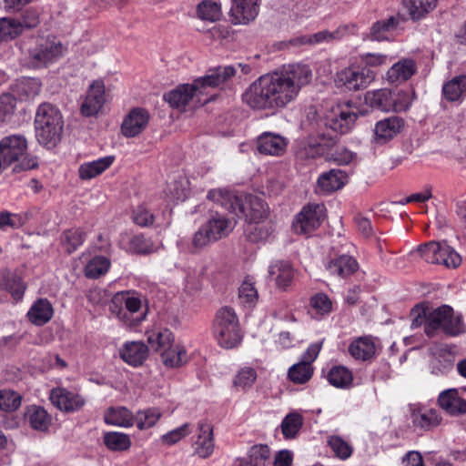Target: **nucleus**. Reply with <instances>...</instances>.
<instances>
[{
    "mask_svg": "<svg viewBox=\"0 0 466 466\" xmlns=\"http://www.w3.org/2000/svg\"><path fill=\"white\" fill-rule=\"evenodd\" d=\"M198 15L202 20L210 22L218 21L221 16L220 6L216 2L208 0L202 1L198 5Z\"/></svg>",
    "mask_w": 466,
    "mask_h": 466,
    "instance_id": "nucleus-57",
    "label": "nucleus"
},
{
    "mask_svg": "<svg viewBox=\"0 0 466 466\" xmlns=\"http://www.w3.org/2000/svg\"><path fill=\"white\" fill-rule=\"evenodd\" d=\"M148 121L149 114L146 109L141 107L133 108L122 123V133L127 137H134L146 128Z\"/></svg>",
    "mask_w": 466,
    "mask_h": 466,
    "instance_id": "nucleus-22",
    "label": "nucleus"
},
{
    "mask_svg": "<svg viewBox=\"0 0 466 466\" xmlns=\"http://www.w3.org/2000/svg\"><path fill=\"white\" fill-rule=\"evenodd\" d=\"M20 27L15 18H0V42H7L21 35Z\"/></svg>",
    "mask_w": 466,
    "mask_h": 466,
    "instance_id": "nucleus-55",
    "label": "nucleus"
},
{
    "mask_svg": "<svg viewBox=\"0 0 466 466\" xmlns=\"http://www.w3.org/2000/svg\"><path fill=\"white\" fill-rule=\"evenodd\" d=\"M349 352L355 360H370L376 354V345L371 337H360L350 344Z\"/></svg>",
    "mask_w": 466,
    "mask_h": 466,
    "instance_id": "nucleus-31",
    "label": "nucleus"
},
{
    "mask_svg": "<svg viewBox=\"0 0 466 466\" xmlns=\"http://www.w3.org/2000/svg\"><path fill=\"white\" fill-rule=\"evenodd\" d=\"M403 21L404 18L399 14L389 16L386 19L378 20L370 26L368 38L379 42L388 40L389 35L396 30Z\"/></svg>",
    "mask_w": 466,
    "mask_h": 466,
    "instance_id": "nucleus-26",
    "label": "nucleus"
},
{
    "mask_svg": "<svg viewBox=\"0 0 466 466\" xmlns=\"http://www.w3.org/2000/svg\"><path fill=\"white\" fill-rule=\"evenodd\" d=\"M406 98L405 95L395 94L387 88L369 91L365 94V103L372 108L381 111H402L409 107L407 103L399 102L398 98Z\"/></svg>",
    "mask_w": 466,
    "mask_h": 466,
    "instance_id": "nucleus-14",
    "label": "nucleus"
},
{
    "mask_svg": "<svg viewBox=\"0 0 466 466\" xmlns=\"http://www.w3.org/2000/svg\"><path fill=\"white\" fill-rule=\"evenodd\" d=\"M54 315V309L47 299H38L27 311L28 320L35 326L46 324Z\"/></svg>",
    "mask_w": 466,
    "mask_h": 466,
    "instance_id": "nucleus-30",
    "label": "nucleus"
},
{
    "mask_svg": "<svg viewBox=\"0 0 466 466\" xmlns=\"http://www.w3.org/2000/svg\"><path fill=\"white\" fill-rule=\"evenodd\" d=\"M303 424L302 416L299 413L288 414L281 422V432L285 439H294Z\"/></svg>",
    "mask_w": 466,
    "mask_h": 466,
    "instance_id": "nucleus-49",
    "label": "nucleus"
},
{
    "mask_svg": "<svg viewBox=\"0 0 466 466\" xmlns=\"http://www.w3.org/2000/svg\"><path fill=\"white\" fill-rule=\"evenodd\" d=\"M313 367L307 360H301L292 365L288 371L289 380L296 384H304L313 375Z\"/></svg>",
    "mask_w": 466,
    "mask_h": 466,
    "instance_id": "nucleus-45",
    "label": "nucleus"
},
{
    "mask_svg": "<svg viewBox=\"0 0 466 466\" xmlns=\"http://www.w3.org/2000/svg\"><path fill=\"white\" fill-rule=\"evenodd\" d=\"M360 26L357 23H348L339 25L335 30H321L312 35H301L290 40L293 46L317 45L322 43H330L340 41L341 39L358 35Z\"/></svg>",
    "mask_w": 466,
    "mask_h": 466,
    "instance_id": "nucleus-9",
    "label": "nucleus"
},
{
    "mask_svg": "<svg viewBox=\"0 0 466 466\" xmlns=\"http://www.w3.org/2000/svg\"><path fill=\"white\" fill-rule=\"evenodd\" d=\"M86 234L80 228L65 230L61 235V244L65 250L71 254L80 247L85 240Z\"/></svg>",
    "mask_w": 466,
    "mask_h": 466,
    "instance_id": "nucleus-47",
    "label": "nucleus"
},
{
    "mask_svg": "<svg viewBox=\"0 0 466 466\" xmlns=\"http://www.w3.org/2000/svg\"><path fill=\"white\" fill-rule=\"evenodd\" d=\"M358 268V262L350 256L342 255L339 258L332 259L327 266V269L330 274L341 278H345Z\"/></svg>",
    "mask_w": 466,
    "mask_h": 466,
    "instance_id": "nucleus-40",
    "label": "nucleus"
},
{
    "mask_svg": "<svg viewBox=\"0 0 466 466\" xmlns=\"http://www.w3.org/2000/svg\"><path fill=\"white\" fill-rule=\"evenodd\" d=\"M161 360L168 368L179 367L187 360L186 350L179 345H174L161 352Z\"/></svg>",
    "mask_w": 466,
    "mask_h": 466,
    "instance_id": "nucleus-48",
    "label": "nucleus"
},
{
    "mask_svg": "<svg viewBox=\"0 0 466 466\" xmlns=\"http://www.w3.org/2000/svg\"><path fill=\"white\" fill-rule=\"evenodd\" d=\"M274 229V224L270 219H260L247 222L245 234L249 241L259 242L267 240L271 236Z\"/></svg>",
    "mask_w": 466,
    "mask_h": 466,
    "instance_id": "nucleus-32",
    "label": "nucleus"
},
{
    "mask_svg": "<svg viewBox=\"0 0 466 466\" xmlns=\"http://www.w3.org/2000/svg\"><path fill=\"white\" fill-rule=\"evenodd\" d=\"M161 412L157 408H148L137 412L134 417L137 427L139 430H146L153 427L160 419Z\"/></svg>",
    "mask_w": 466,
    "mask_h": 466,
    "instance_id": "nucleus-50",
    "label": "nucleus"
},
{
    "mask_svg": "<svg viewBox=\"0 0 466 466\" xmlns=\"http://www.w3.org/2000/svg\"><path fill=\"white\" fill-rule=\"evenodd\" d=\"M201 96H203V94L200 93V88L195 86L194 81L192 85L183 84L168 93H166L164 95V100L167 101L170 106L184 111L194 96H197L198 101L201 102L199 98Z\"/></svg>",
    "mask_w": 466,
    "mask_h": 466,
    "instance_id": "nucleus-20",
    "label": "nucleus"
},
{
    "mask_svg": "<svg viewBox=\"0 0 466 466\" xmlns=\"http://www.w3.org/2000/svg\"><path fill=\"white\" fill-rule=\"evenodd\" d=\"M104 420L108 425L127 428L134 424V416L126 407H110L105 411Z\"/></svg>",
    "mask_w": 466,
    "mask_h": 466,
    "instance_id": "nucleus-38",
    "label": "nucleus"
},
{
    "mask_svg": "<svg viewBox=\"0 0 466 466\" xmlns=\"http://www.w3.org/2000/svg\"><path fill=\"white\" fill-rule=\"evenodd\" d=\"M347 176L340 169H331L323 173L317 182V192L329 194L340 189L346 183Z\"/></svg>",
    "mask_w": 466,
    "mask_h": 466,
    "instance_id": "nucleus-29",
    "label": "nucleus"
},
{
    "mask_svg": "<svg viewBox=\"0 0 466 466\" xmlns=\"http://www.w3.org/2000/svg\"><path fill=\"white\" fill-rule=\"evenodd\" d=\"M270 457V449L266 444H257L252 446L248 451V461L255 466H265L266 461Z\"/></svg>",
    "mask_w": 466,
    "mask_h": 466,
    "instance_id": "nucleus-58",
    "label": "nucleus"
},
{
    "mask_svg": "<svg viewBox=\"0 0 466 466\" xmlns=\"http://www.w3.org/2000/svg\"><path fill=\"white\" fill-rule=\"evenodd\" d=\"M268 273L274 277L276 286L282 290H286L292 283L294 278V269L288 261H277L268 268Z\"/></svg>",
    "mask_w": 466,
    "mask_h": 466,
    "instance_id": "nucleus-34",
    "label": "nucleus"
},
{
    "mask_svg": "<svg viewBox=\"0 0 466 466\" xmlns=\"http://www.w3.org/2000/svg\"><path fill=\"white\" fill-rule=\"evenodd\" d=\"M25 419L34 430L39 431H47L52 421L47 411L43 407L36 405L27 408Z\"/></svg>",
    "mask_w": 466,
    "mask_h": 466,
    "instance_id": "nucleus-39",
    "label": "nucleus"
},
{
    "mask_svg": "<svg viewBox=\"0 0 466 466\" xmlns=\"http://www.w3.org/2000/svg\"><path fill=\"white\" fill-rule=\"evenodd\" d=\"M286 147L285 138L276 134L264 133L258 138V150L261 154L279 156L285 151Z\"/></svg>",
    "mask_w": 466,
    "mask_h": 466,
    "instance_id": "nucleus-33",
    "label": "nucleus"
},
{
    "mask_svg": "<svg viewBox=\"0 0 466 466\" xmlns=\"http://www.w3.org/2000/svg\"><path fill=\"white\" fill-rule=\"evenodd\" d=\"M375 78L372 70L360 66H350L337 73L336 82L350 91L366 88Z\"/></svg>",
    "mask_w": 466,
    "mask_h": 466,
    "instance_id": "nucleus-12",
    "label": "nucleus"
},
{
    "mask_svg": "<svg viewBox=\"0 0 466 466\" xmlns=\"http://www.w3.org/2000/svg\"><path fill=\"white\" fill-rule=\"evenodd\" d=\"M312 74L306 65H290L280 72L265 75L275 106L284 108L293 102L303 86L309 83Z\"/></svg>",
    "mask_w": 466,
    "mask_h": 466,
    "instance_id": "nucleus-1",
    "label": "nucleus"
},
{
    "mask_svg": "<svg viewBox=\"0 0 466 466\" xmlns=\"http://www.w3.org/2000/svg\"><path fill=\"white\" fill-rule=\"evenodd\" d=\"M310 137L316 141L318 147H320L319 149L323 155L328 154L338 142V136L329 133L319 132L317 135H311Z\"/></svg>",
    "mask_w": 466,
    "mask_h": 466,
    "instance_id": "nucleus-64",
    "label": "nucleus"
},
{
    "mask_svg": "<svg viewBox=\"0 0 466 466\" xmlns=\"http://www.w3.org/2000/svg\"><path fill=\"white\" fill-rule=\"evenodd\" d=\"M198 436L196 441L195 452L200 458L206 459L209 457L215 448L213 440V426L207 420H203L198 422Z\"/></svg>",
    "mask_w": 466,
    "mask_h": 466,
    "instance_id": "nucleus-24",
    "label": "nucleus"
},
{
    "mask_svg": "<svg viewBox=\"0 0 466 466\" xmlns=\"http://www.w3.org/2000/svg\"><path fill=\"white\" fill-rule=\"evenodd\" d=\"M416 253L427 263L441 264L447 268H457L461 263V256L445 241H430L420 246Z\"/></svg>",
    "mask_w": 466,
    "mask_h": 466,
    "instance_id": "nucleus-7",
    "label": "nucleus"
},
{
    "mask_svg": "<svg viewBox=\"0 0 466 466\" xmlns=\"http://www.w3.org/2000/svg\"><path fill=\"white\" fill-rule=\"evenodd\" d=\"M17 99L9 93L0 96V122L9 123L15 112Z\"/></svg>",
    "mask_w": 466,
    "mask_h": 466,
    "instance_id": "nucleus-53",
    "label": "nucleus"
},
{
    "mask_svg": "<svg viewBox=\"0 0 466 466\" xmlns=\"http://www.w3.org/2000/svg\"><path fill=\"white\" fill-rule=\"evenodd\" d=\"M50 400L54 406L66 412L79 410L86 404L85 398L65 388L53 389L50 392Z\"/></svg>",
    "mask_w": 466,
    "mask_h": 466,
    "instance_id": "nucleus-18",
    "label": "nucleus"
},
{
    "mask_svg": "<svg viewBox=\"0 0 466 466\" xmlns=\"http://www.w3.org/2000/svg\"><path fill=\"white\" fill-rule=\"evenodd\" d=\"M64 52L62 43L54 35H48L46 38H41L36 46L30 51V60L35 67L46 66L53 63Z\"/></svg>",
    "mask_w": 466,
    "mask_h": 466,
    "instance_id": "nucleus-11",
    "label": "nucleus"
},
{
    "mask_svg": "<svg viewBox=\"0 0 466 466\" xmlns=\"http://www.w3.org/2000/svg\"><path fill=\"white\" fill-rule=\"evenodd\" d=\"M257 380V371L251 367L241 369L236 375L234 385L246 389L251 387Z\"/></svg>",
    "mask_w": 466,
    "mask_h": 466,
    "instance_id": "nucleus-63",
    "label": "nucleus"
},
{
    "mask_svg": "<svg viewBox=\"0 0 466 466\" xmlns=\"http://www.w3.org/2000/svg\"><path fill=\"white\" fill-rule=\"evenodd\" d=\"M237 73L233 66L210 68L207 75L195 79V86L200 88V93L208 95V88H214L228 82Z\"/></svg>",
    "mask_w": 466,
    "mask_h": 466,
    "instance_id": "nucleus-16",
    "label": "nucleus"
},
{
    "mask_svg": "<svg viewBox=\"0 0 466 466\" xmlns=\"http://www.w3.org/2000/svg\"><path fill=\"white\" fill-rule=\"evenodd\" d=\"M213 329L218 344L223 348L232 349L241 341L239 321L230 307L224 306L217 311Z\"/></svg>",
    "mask_w": 466,
    "mask_h": 466,
    "instance_id": "nucleus-4",
    "label": "nucleus"
},
{
    "mask_svg": "<svg viewBox=\"0 0 466 466\" xmlns=\"http://www.w3.org/2000/svg\"><path fill=\"white\" fill-rule=\"evenodd\" d=\"M37 141L47 147H55L61 139L64 120L61 111L51 103H42L35 116Z\"/></svg>",
    "mask_w": 466,
    "mask_h": 466,
    "instance_id": "nucleus-2",
    "label": "nucleus"
},
{
    "mask_svg": "<svg viewBox=\"0 0 466 466\" xmlns=\"http://www.w3.org/2000/svg\"><path fill=\"white\" fill-rule=\"evenodd\" d=\"M440 329L451 336H458L466 331L461 316H454L452 308L448 305H443L430 312L426 320L425 333L429 337L434 336Z\"/></svg>",
    "mask_w": 466,
    "mask_h": 466,
    "instance_id": "nucleus-6",
    "label": "nucleus"
},
{
    "mask_svg": "<svg viewBox=\"0 0 466 466\" xmlns=\"http://www.w3.org/2000/svg\"><path fill=\"white\" fill-rule=\"evenodd\" d=\"M110 267V261L106 257L93 258L85 268V275L89 279H97L106 274Z\"/></svg>",
    "mask_w": 466,
    "mask_h": 466,
    "instance_id": "nucleus-51",
    "label": "nucleus"
},
{
    "mask_svg": "<svg viewBox=\"0 0 466 466\" xmlns=\"http://www.w3.org/2000/svg\"><path fill=\"white\" fill-rule=\"evenodd\" d=\"M243 213L238 218H244L247 222L267 219L268 208L259 198L252 195H244Z\"/></svg>",
    "mask_w": 466,
    "mask_h": 466,
    "instance_id": "nucleus-27",
    "label": "nucleus"
},
{
    "mask_svg": "<svg viewBox=\"0 0 466 466\" xmlns=\"http://www.w3.org/2000/svg\"><path fill=\"white\" fill-rule=\"evenodd\" d=\"M129 249L136 254H150L154 251V246L150 239L143 235H136L130 239Z\"/></svg>",
    "mask_w": 466,
    "mask_h": 466,
    "instance_id": "nucleus-62",
    "label": "nucleus"
},
{
    "mask_svg": "<svg viewBox=\"0 0 466 466\" xmlns=\"http://www.w3.org/2000/svg\"><path fill=\"white\" fill-rule=\"evenodd\" d=\"M234 226L235 223L225 216L215 214L193 235L189 252L196 253L211 242L228 236Z\"/></svg>",
    "mask_w": 466,
    "mask_h": 466,
    "instance_id": "nucleus-5",
    "label": "nucleus"
},
{
    "mask_svg": "<svg viewBox=\"0 0 466 466\" xmlns=\"http://www.w3.org/2000/svg\"><path fill=\"white\" fill-rule=\"evenodd\" d=\"M329 382L336 388H347L353 380L351 371L344 366H334L328 372Z\"/></svg>",
    "mask_w": 466,
    "mask_h": 466,
    "instance_id": "nucleus-46",
    "label": "nucleus"
},
{
    "mask_svg": "<svg viewBox=\"0 0 466 466\" xmlns=\"http://www.w3.org/2000/svg\"><path fill=\"white\" fill-rule=\"evenodd\" d=\"M105 102V85L103 81L96 80L90 85L81 105V114L85 116H96L103 108Z\"/></svg>",
    "mask_w": 466,
    "mask_h": 466,
    "instance_id": "nucleus-19",
    "label": "nucleus"
},
{
    "mask_svg": "<svg viewBox=\"0 0 466 466\" xmlns=\"http://www.w3.org/2000/svg\"><path fill=\"white\" fill-rule=\"evenodd\" d=\"M328 443L335 455L341 460H346L352 454V447L339 436H330Z\"/></svg>",
    "mask_w": 466,
    "mask_h": 466,
    "instance_id": "nucleus-60",
    "label": "nucleus"
},
{
    "mask_svg": "<svg viewBox=\"0 0 466 466\" xmlns=\"http://www.w3.org/2000/svg\"><path fill=\"white\" fill-rule=\"evenodd\" d=\"M208 198L224 208L228 212L239 217L243 213L244 194L227 188L211 189L208 193Z\"/></svg>",
    "mask_w": 466,
    "mask_h": 466,
    "instance_id": "nucleus-17",
    "label": "nucleus"
},
{
    "mask_svg": "<svg viewBox=\"0 0 466 466\" xmlns=\"http://www.w3.org/2000/svg\"><path fill=\"white\" fill-rule=\"evenodd\" d=\"M21 405V396L10 390H0V410L4 411L16 410Z\"/></svg>",
    "mask_w": 466,
    "mask_h": 466,
    "instance_id": "nucleus-59",
    "label": "nucleus"
},
{
    "mask_svg": "<svg viewBox=\"0 0 466 466\" xmlns=\"http://www.w3.org/2000/svg\"><path fill=\"white\" fill-rule=\"evenodd\" d=\"M410 418L415 428L431 431L440 425L441 418L434 409L414 406L410 410Z\"/></svg>",
    "mask_w": 466,
    "mask_h": 466,
    "instance_id": "nucleus-23",
    "label": "nucleus"
},
{
    "mask_svg": "<svg viewBox=\"0 0 466 466\" xmlns=\"http://www.w3.org/2000/svg\"><path fill=\"white\" fill-rule=\"evenodd\" d=\"M438 5V0H405L404 5L407 8L410 18L413 21L424 18L432 12Z\"/></svg>",
    "mask_w": 466,
    "mask_h": 466,
    "instance_id": "nucleus-41",
    "label": "nucleus"
},
{
    "mask_svg": "<svg viewBox=\"0 0 466 466\" xmlns=\"http://www.w3.org/2000/svg\"><path fill=\"white\" fill-rule=\"evenodd\" d=\"M0 289L10 292L15 299H19L25 293V286L19 276L5 273L0 277Z\"/></svg>",
    "mask_w": 466,
    "mask_h": 466,
    "instance_id": "nucleus-43",
    "label": "nucleus"
},
{
    "mask_svg": "<svg viewBox=\"0 0 466 466\" xmlns=\"http://www.w3.org/2000/svg\"><path fill=\"white\" fill-rule=\"evenodd\" d=\"M174 335L167 329L152 332L147 336V342L150 344L151 348L160 353L174 346Z\"/></svg>",
    "mask_w": 466,
    "mask_h": 466,
    "instance_id": "nucleus-44",
    "label": "nucleus"
},
{
    "mask_svg": "<svg viewBox=\"0 0 466 466\" xmlns=\"http://www.w3.org/2000/svg\"><path fill=\"white\" fill-rule=\"evenodd\" d=\"M358 114L349 104H339L331 108L326 117V127L339 134L348 133L355 125Z\"/></svg>",
    "mask_w": 466,
    "mask_h": 466,
    "instance_id": "nucleus-15",
    "label": "nucleus"
},
{
    "mask_svg": "<svg viewBox=\"0 0 466 466\" xmlns=\"http://www.w3.org/2000/svg\"><path fill=\"white\" fill-rule=\"evenodd\" d=\"M148 347L142 341H129L123 345L119 354L121 359L130 366L138 367L148 357Z\"/></svg>",
    "mask_w": 466,
    "mask_h": 466,
    "instance_id": "nucleus-25",
    "label": "nucleus"
},
{
    "mask_svg": "<svg viewBox=\"0 0 466 466\" xmlns=\"http://www.w3.org/2000/svg\"><path fill=\"white\" fill-rule=\"evenodd\" d=\"M442 93L448 101L459 100L466 94V76L460 75L446 82L442 86Z\"/></svg>",
    "mask_w": 466,
    "mask_h": 466,
    "instance_id": "nucleus-42",
    "label": "nucleus"
},
{
    "mask_svg": "<svg viewBox=\"0 0 466 466\" xmlns=\"http://www.w3.org/2000/svg\"><path fill=\"white\" fill-rule=\"evenodd\" d=\"M319 148L316 141L309 136L307 142L297 150L296 155L297 157L300 159H315L324 156Z\"/></svg>",
    "mask_w": 466,
    "mask_h": 466,
    "instance_id": "nucleus-61",
    "label": "nucleus"
},
{
    "mask_svg": "<svg viewBox=\"0 0 466 466\" xmlns=\"http://www.w3.org/2000/svg\"><path fill=\"white\" fill-rule=\"evenodd\" d=\"M403 127V118L397 116L380 120L374 127V140L378 144H385L400 133Z\"/></svg>",
    "mask_w": 466,
    "mask_h": 466,
    "instance_id": "nucleus-21",
    "label": "nucleus"
},
{
    "mask_svg": "<svg viewBox=\"0 0 466 466\" xmlns=\"http://www.w3.org/2000/svg\"><path fill=\"white\" fill-rule=\"evenodd\" d=\"M438 403L450 415L457 416L466 413V400L460 396L456 389H450L441 392Z\"/></svg>",
    "mask_w": 466,
    "mask_h": 466,
    "instance_id": "nucleus-28",
    "label": "nucleus"
},
{
    "mask_svg": "<svg viewBox=\"0 0 466 466\" xmlns=\"http://www.w3.org/2000/svg\"><path fill=\"white\" fill-rule=\"evenodd\" d=\"M232 3L230 13L235 23L246 24L257 16L258 8L255 0H232Z\"/></svg>",
    "mask_w": 466,
    "mask_h": 466,
    "instance_id": "nucleus-35",
    "label": "nucleus"
},
{
    "mask_svg": "<svg viewBox=\"0 0 466 466\" xmlns=\"http://www.w3.org/2000/svg\"><path fill=\"white\" fill-rule=\"evenodd\" d=\"M28 219L27 213L22 215L11 213L7 210L0 211V229L5 230L7 228L14 229L19 228L23 227Z\"/></svg>",
    "mask_w": 466,
    "mask_h": 466,
    "instance_id": "nucleus-54",
    "label": "nucleus"
},
{
    "mask_svg": "<svg viewBox=\"0 0 466 466\" xmlns=\"http://www.w3.org/2000/svg\"><path fill=\"white\" fill-rule=\"evenodd\" d=\"M115 157L107 156L94 161L86 162L80 165L78 175L82 180H89L102 174L114 162Z\"/></svg>",
    "mask_w": 466,
    "mask_h": 466,
    "instance_id": "nucleus-37",
    "label": "nucleus"
},
{
    "mask_svg": "<svg viewBox=\"0 0 466 466\" xmlns=\"http://www.w3.org/2000/svg\"><path fill=\"white\" fill-rule=\"evenodd\" d=\"M106 446L112 451H125L131 445L130 438L127 434L112 431L104 435Z\"/></svg>",
    "mask_w": 466,
    "mask_h": 466,
    "instance_id": "nucleus-52",
    "label": "nucleus"
},
{
    "mask_svg": "<svg viewBox=\"0 0 466 466\" xmlns=\"http://www.w3.org/2000/svg\"><path fill=\"white\" fill-rule=\"evenodd\" d=\"M16 23L23 34L25 31L32 30L40 24V15L36 9L27 8L15 18Z\"/></svg>",
    "mask_w": 466,
    "mask_h": 466,
    "instance_id": "nucleus-56",
    "label": "nucleus"
},
{
    "mask_svg": "<svg viewBox=\"0 0 466 466\" xmlns=\"http://www.w3.org/2000/svg\"><path fill=\"white\" fill-rule=\"evenodd\" d=\"M27 140L23 135H10L0 140V172L15 162L21 169L28 170L37 167L35 157L25 156Z\"/></svg>",
    "mask_w": 466,
    "mask_h": 466,
    "instance_id": "nucleus-3",
    "label": "nucleus"
},
{
    "mask_svg": "<svg viewBox=\"0 0 466 466\" xmlns=\"http://www.w3.org/2000/svg\"><path fill=\"white\" fill-rule=\"evenodd\" d=\"M325 218V207L320 204L305 206L296 216L292 228L297 234H309L317 229Z\"/></svg>",
    "mask_w": 466,
    "mask_h": 466,
    "instance_id": "nucleus-13",
    "label": "nucleus"
},
{
    "mask_svg": "<svg viewBox=\"0 0 466 466\" xmlns=\"http://www.w3.org/2000/svg\"><path fill=\"white\" fill-rule=\"evenodd\" d=\"M140 309L141 300L137 297L130 296L128 292L116 293L109 306L111 313L116 315L128 327L137 326L143 319L142 316L132 317Z\"/></svg>",
    "mask_w": 466,
    "mask_h": 466,
    "instance_id": "nucleus-8",
    "label": "nucleus"
},
{
    "mask_svg": "<svg viewBox=\"0 0 466 466\" xmlns=\"http://www.w3.org/2000/svg\"><path fill=\"white\" fill-rule=\"evenodd\" d=\"M267 79L265 75L261 76L242 95L244 103L252 109L277 110Z\"/></svg>",
    "mask_w": 466,
    "mask_h": 466,
    "instance_id": "nucleus-10",
    "label": "nucleus"
},
{
    "mask_svg": "<svg viewBox=\"0 0 466 466\" xmlns=\"http://www.w3.org/2000/svg\"><path fill=\"white\" fill-rule=\"evenodd\" d=\"M417 66L412 59H401L395 63L387 72L390 83H401L410 79L416 72Z\"/></svg>",
    "mask_w": 466,
    "mask_h": 466,
    "instance_id": "nucleus-36",
    "label": "nucleus"
}]
</instances>
